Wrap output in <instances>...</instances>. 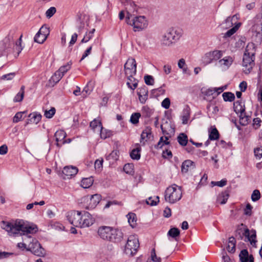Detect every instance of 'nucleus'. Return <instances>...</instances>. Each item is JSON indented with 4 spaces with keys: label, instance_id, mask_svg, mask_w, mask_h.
Masks as SVG:
<instances>
[{
    "label": "nucleus",
    "instance_id": "f257e3e1",
    "mask_svg": "<svg viewBox=\"0 0 262 262\" xmlns=\"http://www.w3.org/2000/svg\"><path fill=\"white\" fill-rule=\"evenodd\" d=\"M67 217L69 222L76 227H88L94 223L91 215L86 211L72 210L67 213Z\"/></svg>",
    "mask_w": 262,
    "mask_h": 262
},
{
    "label": "nucleus",
    "instance_id": "f03ea898",
    "mask_svg": "<svg viewBox=\"0 0 262 262\" xmlns=\"http://www.w3.org/2000/svg\"><path fill=\"white\" fill-rule=\"evenodd\" d=\"M181 36L182 32L180 30L170 28L162 36L161 44L165 46H171L175 43Z\"/></svg>",
    "mask_w": 262,
    "mask_h": 262
},
{
    "label": "nucleus",
    "instance_id": "7ed1b4c3",
    "mask_svg": "<svg viewBox=\"0 0 262 262\" xmlns=\"http://www.w3.org/2000/svg\"><path fill=\"white\" fill-rule=\"evenodd\" d=\"M236 238L242 239L244 236H245L251 245H255L256 243V232L255 230H249V229L243 224H241L238 226L235 231Z\"/></svg>",
    "mask_w": 262,
    "mask_h": 262
},
{
    "label": "nucleus",
    "instance_id": "20e7f679",
    "mask_svg": "<svg viewBox=\"0 0 262 262\" xmlns=\"http://www.w3.org/2000/svg\"><path fill=\"white\" fill-rule=\"evenodd\" d=\"M126 23L133 26L134 31H141L148 26V20L144 16H138L131 18L128 15L126 17Z\"/></svg>",
    "mask_w": 262,
    "mask_h": 262
},
{
    "label": "nucleus",
    "instance_id": "39448f33",
    "mask_svg": "<svg viewBox=\"0 0 262 262\" xmlns=\"http://www.w3.org/2000/svg\"><path fill=\"white\" fill-rule=\"evenodd\" d=\"M182 196L181 187L176 184L168 187L165 192V199L170 203H174L179 201Z\"/></svg>",
    "mask_w": 262,
    "mask_h": 262
},
{
    "label": "nucleus",
    "instance_id": "423d86ee",
    "mask_svg": "<svg viewBox=\"0 0 262 262\" xmlns=\"http://www.w3.org/2000/svg\"><path fill=\"white\" fill-rule=\"evenodd\" d=\"M17 225L18 234L21 232L20 234L26 235L27 238L32 239V237L30 235L28 236V234L36 233L38 231L36 225L27 224L23 220H18Z\"/></svg>",
    "mask_w": 262,
    "mask_h": 262
},
{
    "label": "nucleus",
    "instance_id": "0eeeda50",
    "mask_svg": "<svg viewBox=\"0 0 262 262\" xmlns=\"http://www.w3.org/2000/svg\"><path fill=\"white\" fill-rule=\"evenodd\" d=\"M139 247L138 238L135 235H130L128 237L127 243L125 246V252L126 254L133 255Z\"/></svg>",
    "mask_w": 262,
    "mask_h": 262
},
{
    "label": "nucleus",
    "instance_id": "6e6552de",
    "mask_svg": "<svg viewBox=\"0 0 262 262\" xmlns=\"http://www.w3.org/2000/svg\"><path fill=\"white\" fill-rule=\"evenodd\" d=\"M31 239V241L28 245L27 250L31 251L34 255L38 256H44L46 255V252L40 243L35 238Z\"/></svg>",
    "mask_w": 262,
    "mask_h": 262
},
{
    "label": "nucleus",
    "instance_id": "1a4fd4ad",
    "mask_svg": "<svg viewBox=\"0 0 262 262\" xmlns=\"http://www.w3.org/2000/svg\"><path fill=\"white\" fill-rule=\"evenodd\" d=\"M124 71L128 80L132 81L137 72V64L135 59L129 58L127 60L124 64Z\"/></svg>",
    "mask_w": 262,
    "mask_h": 262
},
{
    "label": "nucleus",
    "instance_id": "9d476101",
    "mask_svg": "<svg viewBox=\"0 0 262 262\" xmlns=\"http://www.w3.org/2000/svg\"><path fill=\"white\" fill-rule=\"evenodd\" d=\"M222 56L223 52L220 50H214L212 52H208L202 57V63L205 66L207 65L220 59Z\"/></svg>",
    "mask_w": 262,
    "mask_h": 262
},
{
    "label": "nucleus",
    "instance_id": "9b49d317",
    "mask_svg": "<svg viewBox=\"0 0 262 262\" xmlns=\"http://www.w3.org/2000/svg\"><path fill=\"white\" fill-rule=\"evenodd\" d=\"M255 56L244 54L243 59V67L244 72L248 74L250 73L255 64Z\"/></svg>",
    "mask_w": 262,
    "mask_h": 262
},
{
    "label": "nucleus",
    "instance_id": "f8f14e48",
    "mask_svg": "<svg viewBox=\"0 0 262 262\" xmlns=\"http://www.w3.org/2000/svg\"><path fill=\"white\" fill-rule=\"evenodd\" d=\"M84 202H90L88 205L85 208L87 209H92L96 207L101 200V195L99 194H95L94 195H88L82 198Z\"/></svg>",
    "mask_w": 262,
    "mask_h": 262
},
{
    "label": "nucleus",
    "instance_id": "ddd939ff",
    "mask_svg": "<svg viewBox=\"0 0 262 262\" xmlns=\"http://www.w3.org/2000/svg\"><path fill=\"white\" fill-rule=\"evenodd\" d=\"M50 34L49 28L46 26H42L35 35L34 40L39 43H42L47 38Z\"/></svg>",
    "mask_w": 262,
    "mask_h": 262
},
{
    "label": "nucleus",
    "instance_id": "4468645a",
    "mask_svg": "<svg viewBox=\"0 0 262 262\" xmlns=\"http://www.w3.org/2000/svg\"><path fill=\"white\" fill-rule=\"evenodd\" d=\"M112 230V227L102 226L99 227L97 233L101 239L106 241L111 242V237Z\"/></svg>",
    "mask_w": 262,
    "mask_h": 262
},
{
    "label": "nucleus",
    "instance_id": "2eb2a0df",
    "mask_svg": "<svg viewBox=\"0 0 262 262\" xmlns=\"http://www.w3.org/2000/svg\"><path fill=\"white\" fill-rule=\"evenodd\" d=\"M90 126L94 132L99 133L101 139H105L107 138L108 135L103 134V128L101 122L99 120L94 119L91 122Z\"/></svg>",
    "mask_w": 262,
    "mask_h": 262
},
{
    "label": "nucleus",
    "instance_id": "dca6fc26",
    "mask_svg": "<svg viewBox=\"0 0 262 262\" xmlns=\"http://www.w3.org/2000/svg\"><path fill=\"white\" fill-rule=\"evenodd\" d=\"M16 221L15 223L13 224L11 223L2 221L1 224V227L3 229L7 231L10 235H15L18 234V228H17V221Z\"/></svg>",
    "mask_w": 262,
    "mask_h": 262
},
{
    "label": "nucleus",
    "instance_id": "f3484780",
    "mask_svg": "<svg viewBox=\"0 0 262 262\" xmlns=\"http://www.w3.org/2000/svg\"><path fill=\"white\" fill-rule=\"evenodd\" d=\"M235 111H238V112L240 113V124L243 126H245L247 125L249 122L250 116L246 115L245 108H242V107H241L240 109H238V107L237 106H236V107H235Z\"/></svg>",
    "mask_w": 262,
    "mask_h": 262
},
{
    "label": "nucleus",
    "instance_id": "a211bd4d",
    "mask_svg": "<svg viewBox=\"0 0 262 262\" xmlns=\"http://www.w3.org/2000/svg\"><path fill=\"white\" fill-rule=\"evenodd\" d=\"M233 59L231 56H226L220 59L216 65L223 70H227L233 63Z\"/></svg>",
    "mask_w": 262,
    "mask_h": 262
},
{
    "label": "nucleus",
    "instance_id": "6ab92c4d",
    "mask_svg": "<svg viewBox=\"0 0 262 262\" xmlns=\"http://www.w3.org/2000/svg\"><path fill=\"white\" fill-rule=\"evenodd\" d=\"M66 133L62 130H57L54 135L56 139V145L58 147H60L62 144H64L67 142L65 140L66 137Z\"/></svg>",
    "mask_w": 262,
    "mask_h": 262
},
{
    "label": "nucleus",
    "instance_id": "aec40b11",
    "mask_svg": "<svg viewBox=\"0 0 262 262\" xmlns=\"http://www.w3.org/2000/svg\"><path fill=\"white\" fill-rule=\"evenodd\" d=\"M123 236V234L120 230L113 227L111 237V242L119 243L121 241Z\"/></svg>",
    "mask_w": 262,
    "mask_h": 262
},
{
    "label": "nucleus",
    "instance_id": "412c9836",
    "mask_svg": "<svg viewBox=\"0 0 262 262\" xmlns=\"http://www.w3.org/2000/svg\"><path fill=\"white\" fill-rule=\"evenodd\" d=\"M15 38V31L11 30L8 36L4 39V45L6 49L9 48L14 43V39Z\"/></svg>",
    "mask_w": 262,
    "mask_h": 262
},
{
    "label": "nucleus",
    "instance_id": "4be33fe9",
    "mask_svg": "<svg viewBox=\"0 0 262 262\" xmlns=\"http://www.w3.org/2000/svg\"><path fill=\"white\" fill-rule=\"evenodd\" d=\"M241 262H254V257L252 255H249L247 250H242L239 255Z\"/></svg>",
    "mask_w": 262,
    "mask_h": 262
},
{
    "label": "nucleus",
    "instance_id": "5701e85b",
    "mask_svg": "<svg viewBox=\"0 0 262 262\" xmlns=\"http://www.w3.org/2000/svg\"><path fill=\"white\" fill-rule=\"evenodd\" d=\"M78 171L77 167L72 166H68L63 168L62 173L69 178V177L76 174Z\"/></svg>",
    "mask_w": 262,
    "mask_h": 262
},
{
    "label": "nucleus",
    "instance_id": "b1692460",
    "mask_svg": "<svg viewBox=\"0 0 262 262\" xmlns=\"http://www.w3.org/2000/svg\"><path fill=\"white\" fill-rule=\"evenodd\" d=\"M256 51V47L254 43L252 42L248 43L245 52L244 54L248 55L249 56H255Z\"/></svg>",
    "mask_w": 262,
    "mask_h": 262
},
{
    "label": "nucleus",
    "instance_id": "393cba45",
    "mask_svg": "<svg viewBox=\"0 0 262 262\" xmlns=\"http://www.w3.org/2000/svg\"><path fill=\"white\" fill-rule=\"evenodd\" d=\"M190 107L188 105H186L183 109L182 115V123L183 124L187 123L190 117Z\"/></svg>",
    "mask_w": 262,
    "mask_h": 262
},
{
    "label": "nucleus",
    "instance_id": "a878e982",
    "mask_svg": "<svg viewBox=\"0 0 262 262\" xmlns=\"http://www.w3.org/2000/svg\"><path fill=\"white\" fill-rule=\"evenodd\" d=\"M152 138L153 136L151 133V128L149 127H146L141 135V139L147 141Z\"/></svg>",
    "mask_w": 262,
    "mask_h": 262
},
{
    "label": "nucleus",
    "instance_id": "bb28decb",
    "mask_svg": "<svg viewBox=\"0 0 262 262\" xmlns=\"http://www.w3.org/2000/svg\"><path fill=\"white\" fill-rule=\"evenodd\" d=\"M236 241L234 237H229L228 243L227 246V249L229 252L231 253L235 251Z\"/></svg>",
    "mask_w": 262,
    "mask_h": 262
},
{
    "label": "nucleus",
    "instance_id": "cd10ccee",
    "mask_svg": "<svg viewBox=\"0 0 262 262\" xmlns=\"http://www.w3.org/2000/svg\"><path fill=\"white\" fill-rule=\"evenodd\" d=\"M236 17L234 15L232 17H228L224 23L221 25L222 27L224 29H228L231 27L233 25V21H235Z\"/></svg>",
    "mask_w": 262,
    "mask_h": 262
},
{
    "label": "nucleus",
    "instance_id": "c85d7f7f",
    "mask_svg": "<svg viewBox=\"0 0 262 262\" xmlns=\"http://www.w3.org/2000/svg\"><path fill=\"white\" fill-rule=\"evenodd\" d=\"M62 77L63 74L58 73L57 71L50 79L49 82L51 84L54 85L58 82Z\"/></svg>",
    "mask_w": 262,
    "mask_h": 262
},
{
    "label": "nucleus",
    "instance_id": "c756f323",
    "mask_svg": "<svg viewBox=\"0 0 262 262\" xmlns=\"http://www.w3.org/2000/svg\"><path fill=\"white\" fill-rule=\"evenodd\" d=\"M228 198V192L227 191H225L219 195L217 199V201L221 204H224L226 203Z\"/></svg>",
    "mask_w": 262,
    "mask_h": 262
},
{
    "label": "nucleus",
    "instance_id": "7c9ffc66",
    "mask_svg": "<svg viewBox=\"0 0 262 262\" xmlns=\"http://www.w3.org/2000/svg\"><path fill=\"white\" fill-rule=\"evenodd\" d=\"M25 87L24 85H22L21 86L19 92L15 95L13 99L14 102H21L23 100L25 94Z\"/></svg>",
    "mask_w": 262,
    "mask_h": 262
},
{
    "label": "nucleus",
    "instance_id": "2f4dec72",
    "mask_svg": "<svg viewBox=\"0 0 262 262\" xmlns=\"http://www.w3.org/2000/svg\"><path fill=\"white\" fill-rule=\"evenodd\" d=\"M193 162L190 160H187L184 161L182 163V166H181V171L183 173H186L188 172L189 170V168L193 166Z\"/></svg>",
    "mask_w": 262,
    "mask_h": 262
},
{
    "label": "nucleus",
    "instance_id": "473e14b6",
    "mask_svg": "<svg viewBox=\"0 0 262 262\" xmlns=\"http://www.w3.org/2000/svg\"><path fill=\"white\" fill-rule=\"evenodd\" d=\"M141 147H138L133 149L130 152V157L132 159L138 160L140 159Z\"/></svg>",
    "mask_w": 262,
    "mask_h": 262
},
{
    "label": "nucleus",
    "instance_id": "72a5a7b5",
    "mask_svg": "<svg viewBox=\"0 0 262 262\" xmlns=\"http://www.w3.org/2000/svg\"><path fill=\"white\" fill-rule=\"evenodd\" d=\"M93 182L94 180L92 177L83 178L81 180V185L84 188H88L92 185Z\"/></svg>",
    "mask_w": 262,
    "mask_h": 262
},
{
    "label": "nucleus",
    "instance_id": "f704fd0d",
    "mask_svg": "<svg viewBox=\"0 0 262 262\" xmlns=\"http://www.w3.org/2000/svg\"><path fill=\"white\" fill-rule=\"evenodd\" d=\"M179 143L183 146H186L188 142V137L187 135L184 133L180 134L177 138Z\"/></svg>",
    "mask_w": 262,
    "mask_h": 262
},
{
    "label": "nucleus",
    "instance_id": "c9c22d12",
    "mask_svg": "<svg viewBox=\"0 0 262 262\" xmlns=\"http://www.w3.org/2000/svg\"><path fill=\"white\" fill-rule=\"evenodd\" d=\"M29 117L30 118V121L35 123L37 124L41 119V115L39 114H37L35 113H33L32 114H30L29 115Z\"/></svg>",
    "mask_w": 262,
    "mask_h": 262
},
{
    "label": "nucleus",
    "instance_id": "e433bc0d",
    "mask_svg": "<svg viewBox=\"0 0 262 262\" xmlns=\"http://www.w3.org/2000/svg\"><path fill=\"white\" fill-rule=\"evenodd\" d=\"M207 108L209 112H211V115L212 117L216 115L219 112V107L212 103L209 104L207 106Z\"/></svg>",
    "mask_w": 262,
    "mask_h": 262
},
{
    "label": "nucleus",
    "instance_id": "4c0bfd02",
    "mask_svg": "<svg viewBox=\"0 0 262 262\" xmlns=\"http://www.w3.org/2000/svg\"><path fill=\"white\" fill-rule=\"evenodd\" d=\"M222 96L225 101L232 102L235 99V96L231 92H225L223 94Z\"/></svg>",
    "mask_w": 262,
    "mask_h": 262
},
{
    "label": "nucleus",
    "instance_id": "58836bf2",
    "mask_svg": "<svg viewBox=\"0 0 262 262\" xmlns=\"http://www.w3.org/2000/svg\"><path fill=\"white\" fill-rule=\"evenodd\" d=\"M128 219V222L130 224V226L134 228L136 223V214L133 213H129L127 215Z\"/></svg>",
    "mask_w": 262,
    "mask_h": 262
},
{
    "label": "nucleus",
    "instance_id": "ea45409f",
    "mask_svg": "<svg viewBox=\"0 0 262 262\" xmlns=\"http://www.w3.org/2000/svg\"><path fill=\"white\" fill-rule=\"evenodd\" d=\"M142 114L146 118L150 117L154 112L147 106H144L142 108Z\"/></svg>",
    "mask_w": 262,
    "mask_h": 262
},
{
    "label": "nucleus",
    "instance_id": "a19ab883",
    "mask_svg": "<svg viewBox=\"0 0 262 262\" xmlns=\"http://www.w3.org/2000/svg\"><path fill=\"white\" fill-rule=\"evenodd\" d=\"M209 138L211 140H215L219 138V133L215 127L211 129L209 133Z\"/></svg>",
    "mask_w": 262,
    "mask_h": 262
},
{
    "label": "nucleus",
    "instance_id": "79ce46f5",
    "mask_svg": "<svg viewBox=\"0 0 262 262\" xmlns=\"http://www.w3.org/2000/svg\"><path fill=\"white\" fill-rule=\"evenodd\" d=\"M134 167L133 163H127L124 165L123 170L126 173L132 174L134 173Z\"/></svg>",
    "mask_w": 262,
    "mask_h": 262
},
{
    "label": "nucleus",
    "instance_id": "37998d69",
    "mask_svg": "<svg viewBox=\"0 0 262 262\" xmlns=\"http://www.w3.org/2000/svg\"><path fill=\"white\" fill-rule=\"evenodd\" d=\"M226 88V86H222L220 88H215L213 89H209L207 90V94L208 95H212L213 93L216 92L217 93V95L222 93L224 90H225Z\"/></svg>",
    "mask_w": 262,
    "mask_h": 262
},
{
    "label": "nucleus",
    "instance_id": "c03bdc74",
    "mask_svg": "<svg viewBox=\"0 0 262 262\" xmlns=\"http://www.w3.org/2000/svg\"><path fill=\"white\" fill-rule=\"evenodd\" d=\"M168 137L167 136L161 137L157 145V148H162L164 144H169V142L168 141Z\"/></svg>",
    "mask_w": 262,
    "mask_h": 262
},
{
    "label": "nucleus",
    "instance_id": "a18cd8bd",
    "mask_svg": "<svg viewBox=\"0 0 262 262\" xmlns=\"http://www.w3.org/2000/svg\"><path fill=\"white\" fill-rule=\"evenodd\" d=\"M141 117L140 113H134L130 116V121L133 124H136L139 122V119Z\"/></svg>",
    "mask_w": 262,
    "mask_h": 262
},
{
    "label": "nucleus",
    "instance_id": "49530a36",
    "mask_svg": "<svg viewBox=\"0 0 262 262\" xmlns=\"http://www.w3.org/2000/svg\"><path fill=\"white\" fill-rule=\"evenodd\" d=\"M168 235L173 238H176L180 235V230L177 228H172L168 232Z\"/></svg>",
    "mask_w": 262,
    "mask_h": 262
},
{
    "label": "nucleus",
    "instance_id": "de8ad7c7",
    "mask_svg": "<svg viewBox=\"0 0 262 262\" xmlns=\"http://www.w3.org/2000/svg\"><path fill=\"white\" fill-rule=\"evenodd\" d=\"M118 154L119 151L118 150H113L110 155L106 156V159L107 160H110L111 159H112L115 161L117 160L119 157Z\"/></svg>",
    "mask_w": 262,
    "mask_h": 262
},
{
    "label": "nucleus",
    "instance_id": "09e8293b",
    "mask_svg": "<svg viewBox=\"0 0 262 262\" xmlns=\"http://www.w3.org/2000/svg\"><path fill=\"white\" fill-rule=\"evenodd\" d=\"M238 27L239 26L236 25L232 28L231 29H230V30H229L228 31H227V32L224 34V37L227 38L232 36L236 32V31L238 30Z\"/></svg>",
    "mask_w": 262,
    "mask_h": 262
},
{
    "label": "nucleus",
    "instance_id": "8fccbe9b",
    "mask_svg": "<svg viewBox=\"0 0 262 262\" xmlns=\"http://www.w3.org/2000/svg\"><path fill=\"white\" fill-rule=\"evenodd\" d=\"M71 69V64L68 63L67 64L61 66L57 71L58 73L63 74V76Z\"/></svg>",
    "mask_w": 262,
    "mask_h": 262
},
{
    "label": "nucleus",
    "instance_id": "3c124183",
    "mask_svg": "<svg viewBox=\"0 0 262 262\" xmlns=\"http://www.w3.org/2000/svg\"><path fill=\"white\" fill-rule=\"evenodd\" d=\"M15 76V73H10L4 75L0 77V80H11L14 78Z\"/></svg>",
    "mask_w": 262,
    "mask_h": 262
},
{
    "label": "nucleus",
    "instance_id": "603ef678",
    "mask_svg": "<svg viewBox=\"0 0 262 262\" xmlns=\"http://www.w3.org/2000/svg\"><path fill=\"white\" fill-rule=\"evenodd\" d=\"M260 198V191L257 190H254L251 195V199L253 202H256L258 201Z\"/></svg>",
    "mask_w": 262,
    "mask_h": 262
},
{
    "label": "nucleus",
    "instance_id": "864d4df0",
    "mask_svg": "<svg viewBox=\"0 0 262 262\" xmlns=\"http://www.w3.org/2000/svg\"><path fill=\"white\" fill-rule=\"evenodd\" d=\"M145 83L148 85H152L154 83V78L151 75H145L144 77Z\"/></svg>",
    "mask_w": 262,
    "mask_h": 262
},
{
    "label": "nucleus",
    "instance_id": "5fc2aeb1",
    "mask_svg": "<svg viewBox=\"0 0 262 262\" xmlns=\"http://www.w3.org/2000/svg\"><path fill=\"white\" fill-rule=\"evenodd\" d=\"M55 112V108L54 107H52L49 110L45 111L44 115L47 118H51L54 115Z\"/></svg>",
    "mask_w": 262,
    "mask_h": 262
},
{
    "label": "nucleus",
    "instance_id": "6e6d98bb",
    "mask_svg": "<svg viewBox=\"0 0 262 262\" xmlns=\"http://www.w3.org/2000/svg\"><path fill=\"white\" fill-rule=\"evenodd\" d=\"M24 113H25V112H17L13 118V122L14 123H17L20 121L23 118V116Z\"/></svg>",
    "mask_w": 262,
    "mask_h": 262
},
{
    "label": "nucleus",
    "instance_id": "4d7b16f0",
    "mask_svg": "<svg viewBox=\"0 0 262 262\" xmlns=\"http://www.w3.org/2000/svg\"><path fill=\"white\" fill-rule=\"evenodd\" d=\"M137 94L138 95L148 96V92L147 88L145 86L139 88Z\"/></svg>",
    "mask_w": 262,
    "mask_h": 262
},
{
    "label": "nucleus",
    "instance_id": "13d9d810",
    "mask_svg": "<svg viewBox=\"0 0 262 262\" xmlns=\"http://www.w3.org/2000/svg\"><path fill=\"white\" fill-rule=\"evenodd\" d=\"M227 181L226 179H222L220 181H216V182L212 181L211 184L213 186H217L219 187H223L227 184Z\"/></svg>",
    "mask_w": 262,
    "mask_h": 262
},
{
    "label": "nucleus",
    "instance_id": "bf43d9fd",
    "mask_svg": "<svg viewBox=\"0 0 262 262\" xmlns=\"http://www.w3.org/2000/svg\"><path fill=\"white\" fill-rule=\"evenodd\" d=\"M254 152L255 157L260 159L262 157V147H258L255 148Z\"/></svg>",
    "mask_w": 262,
    "mask_h": 262
},
{
    "label": "nucleus",
    "instance_id": "052dcab7",
    "mask_svg": "<svg viewBox=\"0 0 262 262\" xmlns=\"http://www.w3.org/2000/svg\"><path fill=\"white\" fill-rule=\"evenodd\" d=\"M56 8L54 7L50 8L46 12V15L47 17H51L56 12Z\"/></svg>",
    "mask_w": 262,
    "mask_h": 262
},
{
    "label": "nucleus",
    "instance_id": "680f3d73",
    "mask_svg": "<svg viewBox=\"0 0 262 262\" xmlns=\"http://www.w3.org/2000/svg\"><path fill=\"white\" fill-rule=\"evenodd\" d=\"M103 160L102 159H98L95 162V168L98 170H101L102 168Z\"/></svg>",
    "mask_w": 262,
    "mask_h": 262
},
{
    "label": "nucleus",
    "instance_id": "e2e57ef3",
    "mask_svg": "<svg viewBox=\"0 0 262 262\" xmlns=\"http://www.w3.org/2000/svg\"><path fill=\"white\" fill-rule=\"evenodd\" d=\"M132 81H134V83H133L132 85H131L130 82L129 81L127 82L126 84L127 85L129 88L133 90H134L137 87L138 81L134 77H133Z\"/></svg>",
    "mask_w": 262,
    "mask_h": 262
},
{
    "label": "nucleus",
    "instance_id": "0e129e2a",
    "mask_svg": "<svg viewBox=\"0 0 262 262\" xmlns=\"http://www.w3.org/2000/svg\"><path fill=\"white\" fill-rule=\"evenodd\" d=\"M252 206L249 204L246 205V208L244 209V214L248 216H250L252 214Z\"/></svg>",
    "mask_w": 262,
    "mask_h": 262
},
{
    "label": "nucleus",
    "instance_id": "69168bd1",
    "mask_svg": "<svg viewBox=\"0 0 262 262\" xmlns=\"http://www.w3.org/2000/svg\"><path fill=\"white\" fill-rule=\"evenodd\" d=\"M151 258L154 262H161V258L157 256L155 249L152 250Z\"/></svg>",
    "mask_w": 262,
    "mask_h": 262
},
{
    "label": "nucleus",
    "instance_id": "338daca9",
    "mask_svg": "<svg viewBox=\"0 0 262 262\" xmlns=\"http://www.w3.org/2000/svg\"><path fill=\"white\" fill-rule=\"evenodd\" d=\"M93 36L92 35V33H90L89 32L86 33L84 37L81 41V43H85L88 42L92 38Z\"/></svg>",
    "mask_w": 262,
    "mask_h": 262
},
{
    "label": "nucleus",
    "instance_id": "774afa93",
    "mask_svg": "<svg viewBox=\"0 0 262 262\" xmlns=\"http://www.w3.org/2000/svg\"><path fill=\"white\" fill-rule=\"evenodd\" d=\"M170 104V99L168 98H166L164 99L162 102L161 105L162 106L165 108V109H168Z\"/></svg>",
    "mask_w": 262,
    "mask_h": 262
}]
</instances>
